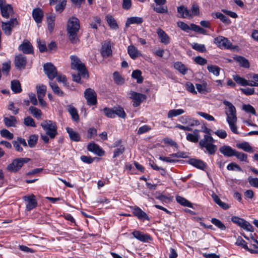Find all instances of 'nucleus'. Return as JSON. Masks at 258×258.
Listing matches in <instances>:
<instances>
[{"label":"nucleus","mask_w":258,"mask_h":258,"mask_svg":"<svg viewBox=\"0 0 258 258\" xmlns=\"http://www.w3.org/2000/svg\"><path fill=\"white\" fill-rule=\"evenodd\" d=\"M80 28V21L77 18L72 17L69 19L67 26V31L69 40L71 43L75 44L80 42L78 36Z\"/></svg>","instance_id":"1"},{"label":"nucleus","mask_w":258,"mask_h":258,"mask_svg":"<svg viewBox=\"0 0 258 258\" xmlns=\"http://www.w3.org/2000/svg\"><path fill=\"white\" fill-rule=\"evenodd\" d=\"M223 104L226 106L225 114L227 116V121L229 124L231 131L236 134H238L236 123L237 122L236 110L235 106L229 101H223Z\"/></svg>","instance_id":"2"},{"label":"nucleus","mask_w":258,"mask_h":258,"mask_svg":"<svg viewBox=\"0 0 258 258\" xmlns=\"http://www.w3.org/2000/svg\"><path fill=\"white\" fill-rule=\"evenodd\" d=\"M215 140L211 136L205 135L204 138L200 141L199 145L201 149L205 148L209 154L214 155L217 149V146L213 144Z\"/></svg>","instance_id":"3"},{"label":"nucleus","mask_w":258,"mask_h":258,"mask_svg":"<svg viewBox=\"0 0 258 258\" xmlns=\"http://www.w3.org/2000/svg\"><path fill=\"white\" fill-rule=\"evenodd\" d=\"M41 126L50 139H54L57 135V127L55 122L50 120H45L41 123Z\"/></svg>","instance_id":"4"},{"label":"nucleus","mask_w":258,"mask_h":258,"mask_svg":"<svg viewBox=\"0 0 258 258\" xmlns=\"http://www.w3.org/2000/svg\"><path fill=\"white\" fill-rule=\"evenodd\" d=\"M71 59L72 69H76L78 72L81 73L83 78H88L89 77L88 72L85 64L83 63L80 59L75 55H72Z\"/></svg>","instance_id":"5"},{"label":"nucleus","mask_w":258,"mask_h":258,"mask_svg":"<svg viewBox=\"0 0 258 258\" xmlns=\"http://www.w3.org/2000/svg\"><path fill=\"white\" fill-rule=\"evenodd\" d=\"M30 160L28 158H19L13 160L6 167V170L10 172H17L20 170L23 165Z\"/></svg>","instance_id":"6"},{"label":"nucleus","mask_w":258,"mask_h":258,"mask_svg":"<svg viewBox=\"0 0 258 258\" xmlns=\"http://www.w3.org/2000/svg\"><path fill=\"white\" fill-rule=\"evenodd\" d=\"M84 97L89 105H94L97 103V94L91 88H87L84 92Z\"/></svg>","instance_id":"7"},{"label":"nucleus","mask_w":258,"mask_h":258,"mask_svg":"<svg viewBox=\"0 0 258 258\" xmlns=\"http://www.w3.org/2000/svg\"><path fill=\"white\" fill-rule=\"evenodd\" d=\"M130 98L133 99L134 107L139 106L141 103L147 99V96L145 94L138 93L133 91H131L128 93Z\"/></svg>","instance_id":"8"},{"label":"nucleus","mask_w":258,"mask_h":258,"mask_svg":"<svg viewBox=\"0 0 258 258\" xmlns=\"http://www.w3.org/2000/svg\"><path fill=\"white\" fill-rule=\"evenodd\" d=\"M231 221L234 223L236 224L237 225L247 231L251 232L253 231L252 226L248 222L243 219L237 216H232L231 217Z\"/></svg>","instance_id":"9"},{"label":"nucleus","mask_w":258,"mask_h":258,"mask_svg":"<svg viewBox=\"0 0 258 258\" xmlns=\"http://www.w3.org/2000/svg\"><path fill=\"white\" fill-rule=\"evenodd\" d=\"M0 9L2 16L8 18L13 14V9L11 5L7 4L5 0H0Z\"/></svg>","instance_id":"10"},{"label":"nucleus","mask_w":258,"mask_h":258,"mask_svg":"<svg viewBox=\"0 0 258 258\" xmlns=\"http://www.w3.org/2000/svg\"><path fill=\"white\" fill-rule=\"evenodd\" d=\"M45 74L50 80H53L56 76L57 72L55 67L51 63H46L43 65Z\"/></svg>","instance_id":"11"},{"label":"nucleus","mask_w":258,"mask_h":258,"mask_svg":"<svg viewBox=\"0 0 258 258\" xmlns=\"http://www.w3.org/2000/svg\"><path fill=\"white\" fill-rule=\"evenodd\" d=\"M214 42L218 47L222 48L230 49L231 48L232 44L228 39L223 36H218L214 38Z\"/></svg>","instance_id":"12"},{"label":"nucleus","mask_w":258,"mask_h":258,"mask_svg":"<svg viewBox=\"0 0 258 258\" xmlns=\"http://www.w3.org/2000/svg\"><path fill=\"white\" fill-rule=\"evenodd\" d=\"M14 63L17 69L19 70H24L25 69L27 63V58L22 54L17 55L15 57Z\"/></svg>","instance_id":"13"},{"label":"nucleus","mask_w":258,"mask_h":258,"mask_svg":"<svg viewBox=\"0 0 258 258\" xmlns=\"http://www.w3.org/2000/svg\"><path fill=\"white\" fill-rule=\"evenodd\" d=\"M17 24L18 22L16 19H12L8 22H2V28L7 35H10L13 28Z\"/></svg>","instance_id":"14"},{"label":"nucleus","mask_w":258,"mask_h":258,"mask_svg":"<svg viewBox=\"0 0 258 258\" xmlns=\"http://www.w3.org/2000/svg\"><path fill=\"white\" fill-rule=\"evenodd\" d=\"M130 208L133 211V215L138 217L140 220L143 221L145 220H147L148 221L150 220V218L147 214L139 207L137 206H131Z\"/></svg>","instance_id":"15"},{"label":"nucleus","mask_w":258,"mask_h":258,"mask_svg":"<svg viewBox=\"0 0 258 258\" xmlns=\"http://www.w3.org/2000/svg\"><path fill=\"white\" fill-rule=\"evenodd\" d=\"M18 49L25 54H33V47L32 44L27 40H24L23 43L19 45Z\"/></svg>","instance_id":"16"},{"label":"nucleus","mask_w":258,"mask_h":258,"mask_svg":"<svg viewBox=\"0 0 258 258\" xmlns=\"http://www.w3.org/2000/svg\"><path fill=\"white\" fill-rule=\"evenodd\" d=\"M24 200L28 202L26 205V209L27 211H30L37 207V202L36 197L34 195L24 197Z\"/></svg>","instance_id":"17"},{"label":"nucleus","mask_w":258,"mask_h":258,"mask_svg":"<svg viewBox=\"0 0 258 258\" xmlns=\"http://www.w3.org/2000/svg\"><path fill=\"white\" fill-rule=\"evenodd\" d=\"M12 144L15 150L19 152H22L23 151L20 145H22L24 147L28 146L26 140L21 137H18L17 140L12 142Z\"/></svg>","instance_id":"18"},{"label":"nucleus","mask_w":258,"mask_h":258,"mask_svg":"<svg viewBox=\"0 0 258 258\" xmlns=\"http://www.w3.org/2000/svg\"><path fill=\"white\" fill-rule=\"evenodd\" d=\"M132 234L134 238L143 242H147L151 239L149 235L144 234L139 231L135 230Z\"/></svg>","instance_id":"19"},{"label":"nucleus","mask_w":258,"mask_h":258,"mask_svg":"<svg viewBox=\"0 0 258 258\" xmlns=\"http://www.w3.org/2000/svg\"><path fill=\"white\" fill-rule=\"evenodd\" d=\"M219 151L223 155L227 157L234 156L236 150L230 146L224 145L219 148Z\"/></svg>","instance_id":"20"},{"label":"nucleus","mask_w":258,"mask_h":258,"mask_svg":"<svg viewBox=\"0 0 258 258\" xmlns=\"http://www.w3.org/2000/svg\"><path fill=\"white\" fill-rule=\"evenodd\" d=\"M157 33L162 43L165 44H168L170 43V37L162 29L158 28L157 30Z\"/></svg>","instance_id":"21"},{"label":"nucleus","mask_w":258,"mask_h":258,"mask_svg":"<svg viewBox=\"0 0 258 258\" xmlns=\"http://www.w3.org/2000/svg\"><path fill=\"white\" fill-rule=\"evenodd\" d=\"M87 149L96 155L101 156L104 154V152L99 147V146L95 143H90L88 145Z\"/></svg>","instance_id":"22"},{"label":"nucleus","mask_w":258,"mask_h":258,"mask_svg":"<svg viewBox=\"0 0 258 258\" xmlns=\"http://www.w3.org/2000/svg\"><path fill=\"white\" fill-rule=\"evenodd\" d=\"M101 53L103 57H108L112 54L110 42H107L102 45Z\"/></svg>","instance_id":"23"},{"label":"nucleus","mask_w":258,"mask_h":258,"mask_svg":"<svg viewBox=\"0 0 258 258\" xmlns=\"http://www.w3.org/2000/svg\"><path fill=\"white\" fill-rule=\"evenodd\" d=\"M188 162L193 166L202 170H205L206 168V164L203 161L199 159L194 158L190 159L188 161Z\"/></svg>","instance_id":"24"},{"label":"nucleus","mask_w":258,"mask_h":258,"mask_svg":"<svg viewBox=\"0 0 258 258\" xmlns=\"http://www.w3.org/2000/svg\"><path fill=\"white\" fill-rule=\"evenodd\" d=\"M32 16L37 23H40L43 17V12L40 8L35 9L33 10Z\"/></svg>","instance_id":"25"},{"label":"nucleus","mask_w":258,"mask_h":258,"mask_svg":"<svg viewBox=\"0 0 258 258\" xmlns=\"http://www.w3.org/2000/svg\"><path fill=\"white\" fill-rule=\"evenodd\" d=\"M4 122L5 125L8 127L16 126L17 122L16 117L12 115L4 117Z\"/></svg>","instance_id":"26"},{"label":"nucleus","mask_w":258,"mask_h":258,"mask_svg":"<svg viewBox=\"0 0 258 258\" xmlns=\"http://www.w3.org/2000/svg\"><path fill=\"white\" fill-rule=\"evenodd\" d=\"M66 130L72 141L75 142H79L80 141L81 138L78 133L74 131L72 128L69 127L66 128Z\"/></svg>","instance_id":"27"},{"label":"nucleus","mask_w":258,"mask_h":258,"mask_svg":"<svg viewBox=\"0 0 258 258\" xmlns=\"http://www.w3.org/2000/svg\"><path fill=\"white\" fill-rule=\"evenodd\" d=\"M127 51L131 57L133 59H136L138 56L141 55L138 49L133 45L128 46Z\"/></svg>","instance_id":"28"},{"label":"nucleus","mask_w":258,"mask_h":258,"mask_svg":"<svg viewBox=\"0 0 258 258\" xmlns=\"http://www.w3.org/2000/svg\"><path fill=\"white\" fill-rule=\"evenodd\" d=\"M177 12L180 15V17H191V14L190 11L184 6H181L177 8Z\"/></svg>","instance_id":"29"},{"label":"nucleus","mask_w":258,"mask_h":258,"mask_svg":"<svg viewBox=\"0 0 258 258\" xmlns=\"http://www.w3.org/2000/svg\"><path fill=\"white\" fill-rule=\"evenodd\" d=\"M114 115L115 116L116 115L118 117L121 118L125 119L126 117V113L125 112L124 109L120 106H117L114 107Z\"/></svg>","instance_id":"30"},{"label":"nucleus","mask_w":258,"mask_h":258,"mask_svg":"<svg viewBox=\"0 0 258 258\" xmlns=\"http://www.w3.org/2000/svg\"><path fill=\"white\" fill-rule=\"evenodd\" d=\"M174 68L182 75L186 74L188 69L181 62H176L174 64Z\"/></svg>","instance_id":"31"},{"label":"nucleus","mask_w":258,"mask_h":258,"mask_svg":"<svg viewBox=\"0 0 258 258\" xmlns=\"http://www.w3.org/2000/svg\"><path fill=\"white\" fill-rule=\"evenodd\" d=\"M212 197L214 202L222 209L227 210L229 208L228 204L223 202L216 195L213 194Z\"/></svg>","instance_id":"32"},{"label":"nucleus","mask_w":258,"mask_h":258,"mask_svg":"<svg viewBox=\"0 0 258 258\" xmlns=\"http://www.w3.org/2000/svg\"><path fill=\"white\" fill-rule=\"evenodd\" d=\"M235 60L239 63L241 67L245 68H249V63L248 60L245 57L241 56H238L234 58Z\"/></svg>","instance_id":"33"},{"label":"nucleus","mask_w":258,"mask_h":258,"mask_svg":"<svg viewBox=\"0 0 258 258\" xmlns=\"http://www.w3.org/2000/svg\"><path fill=\"white\" fill-rule=\"evenodd\" d=\"M143 20L142 18L133 17L128 18L125 23L126 27H128L130 25L133 24H140L143 22Z\"/></svg>","instance_id":"34"},{"label":"nucleus","mask_w":258,"mask_h":258,"mask_svg":"<svg viewBox=\"0 0 258 258\" xmlns=\"http://www.w3.org/2000/svg\"><path fill=\"white\" fill-rule=\"evenodd\" d=\"M29 110L31 114L36 118L37 119H40L41 115H42V112L40 109L31 106L29 108Z\"/></svg>","instance_id":"35"},{"label":"nucleus","mask_w":258,"mask_h":258,"mask_svg":"<svg viewBox=\"0 0 258 258\" xmlns=\"http://www.w3.org/2000/svg\"><path fill=\"white\" fill-rule=\"evenodd\" d=\"M106 19L109 26L111 29L116 30L118 28V26L116 20L112 16L107 15L106 16Z\"/></svg>","instance_id":"36"},{"label":"nucleus","mask_w":258,"mask_h":258,"mask_svg":"<svg viewBox=\"0 0 258 258\" xmlns=\"http://www.w3.org/2000/svg\"><path fill=\"white\" fill-rule=\"evenodd\" d=\"M11 89L15 93H20L22 91L20 83L18 80H13L11 82Z\"/></svg>","instance_id":"37"},{"label":"nucleus","mask_w":258,"mask_h":258,"mask_svg":"<svg viewBox=\"0 0 258 258\" xmlns=\"http://www.w3.org/2000/svg\"><path fill=\"white\" fill-rule=\"evenodd\" d=\"M38 139V135L35 134L30 135L28 140L27 145L31 148H34L37 144Z\"/></svg>","instance_id":"38"},{"label":"nucleus","mask_w":258,"mask_h":258,"mask_svg":"<svg viewBox=\"0 0 258 258\" xmlns=\"http://www.w3.org/2000/svg\"><path fill=\"white\" fill-rule=\"evenodd\" d=\"M55 19V16L52 15L47 17V27L50 32H52L54 29Z\"/></svg>","instance_id":"39"},{"label":"nucleus","mask_w":258,"mask_h":258,"mask_svg":"<svg viewBox=\"0 0 258 258\" xmlns=\"http://www.w3.org/2000/svg\"><path fill=\"white\" fill-rule=\"evenodd\" d=\"M233 79L237 84L241 86H245L248 84V81L240 77L239 75H233Z\"/></svg>","instance_id":"40"},{"label":"nucleus","mask_w":258,"mask_h":258,"mask_svg":"<svg viewBox=\"0 0 258 258\" xmlns=\"http://www.w3.org/2000/svg\"><path fill=\"white\" fill-rule=\"evenodd\" d=\"M36 88L38 98H43L45 95L46 87L45 85H41L37 86Z\"/></svg>","instance_id":"41"},{"label":"nucleus","mask_w":258,"mask_h":258,"mask_svg":"<svg viewBox=\"0 0 258 258\" xmlns=\"http://www.w3.org/2000/svg\"><path fill=\"white\" fill-rule=\"evenodd\" d=\"M132 76L137 80L138 83H142L143 81V78L142 76V72L140 70H136L132 73Z\"/></svg>","instance_id":"42"},{"label":"nucleus","mask_w":258,"mask_h":258,"mask_svg":"<svg viewBox=\"0 0 258 258\" xmlns=\"http://www.w3.org/2000/svg\"><path fill=\"white\" fill-rule=\"evenodd\" d=\"M236 147L238 148L241 149L245 152H250L252 151V148L250 147L249 143L246 142L237 144Z\"/></svg>","instance_id":"43"},{"label":"nucleus","mask_w":258,"mask_h":258,"mask_svg":"<svg viewBox=\"0 0 258 258\" xmlns=\"http://www.w3.org/2000/svg\"><path fill=\"white\" fill-rule=\"evenodd\" d=\"M207 69L210 73H212L214 75L218 76L220 74L221 68L216 65H208Z\"/></svg>","instance_id":"44"},{"label":"nucleus","mask_w":258,"mask_h":258,"mask_svg":"<svg viewBox=\"0 0 258 258\" xmlns=\"http://www.w3.org/2000/svg\"><path fill=\"white\" fill-rule=\"evenodd\" d=\"M49 85L52 89L53 92L60 96H63V92L60 90L57 85L54 82H50Z\"/></svg>","instance_id":"45"},{"label":"nucleus","mask_w":258,"mask_h":258,"mask_svg":"<svg viewBox=\"0 0 258 258\" xmlns=\"http://www.w3.org/2000/svg\"><path fill=\"white\" fill-rule=\"evenodd\" d=\"M184 112V110L182 109H172L168 111L167 116L168 118H172L182 114Z\"/></svg>","instance_id":"46"},{"label":"nucleus","mask_w":258,"mask_h":258,"mask_svg":"<svg viewBox=\"0 0 258 258\" xmlns=\"http://www.w3.org/2000/svg\"><path fill=\"white\" fill-rule=\"evenodd\" d=\"M176 199L177 202L180 205L189 208L192 207V204L184 198L178 196L176 197Z\"/></svg>","instance_id":"47"},{"label":"nucleus","mask_w":258,"mask_h":258,"mask_svg":"<svg viewBox=\"0 0 258 258\" xmlns=\"http://www.w3.org/2000/svg\"><path fill=\"white\" fill-rule=\"evenodd\" d=\"M69 112L72 116L73 120L78 122L79 120V116L77 109L74 107H71L69 109Z\"/></svg>","instance_id":"48"},{"label":"nucleus","mask_w":258,"mask_h":258,"mask_svg":"<svg viewBox=\"0 0 258 258\" xmlns=\"http://www.w3.org/2000/svg\"><path fill=\"white\" fill-rule=\"evenodd\" d=\"M114 107L110 108L108 107H105L103 109V112L105 116L108 118H115L114 115Z\"/></svg>","instance_id":"49"},{"label":"nucleus","mask_w":258,"mask_h":258,"mask_svg":"<svg viewBox=\"0 0 258 258\" xmlns=\"http://www.w3.org/2000/svg\"><path fill=\"white\" fill-rule=\"evenodd\" d=\"M211 222L221 230H225L226 228L225 225L218 219L215 218H212Z\"/></svg>","instance_id":"50"},{"label":"nucleus","mask_w":258,"mask_h":258,"mask_svg":"<svg viewBox=\"0 0 258 258\" xmlns=\"http://www.w3.org/2000/svg\"><path fill=\"white\" fill-rule=\"evenodd\" d=\"M215 16L217 18L219 19L223 23L225 24L229 25L231 23V21L230 19L221 13H216Z\"/></svg>","instance_id":"51"},{"label":"nucleus","mask_w":258,"mask_h":258,"mask_svg":"<svg viewBox=\"0 0 258 258\" xmlns=\"http://www.w3.org/2000/svg\"><path fill=\"white\" fill-rule=\"evenodd\" d=\"M0 134L3 138L8 140H12L14 138V135L7 129H3L0 131Z\"/></svg>","instance_id":"52"},{"label":"nucleus","mask_w":258,"mask_h":258,"mask_svg":"<svg viewBox=\"0 0 258 258\" xmlns=\"http://www.w3.org/2000/svg\"><path fill=\"white\" fill-rule=\"evenodd\" d=\"M192 48L200 52H205L206 51V48L204 44L194 43L192 44Z\"/></svg>","instance_id":"53"},{"label":"nucleus","mask_w":258,"mask_h":258,"mask_svg":"<svg viewBox=\"0 0 258 258\" xmlns=\"http://www.w3.org/2000/svg\"><path fill=\"white\" fill-rule=\"evenodd\" d=\"M24 123L27 126L36 127L34 120L30 116H27L24 119Z\"/></svg>","instance_id":"54"},{"label":"nucleus","mask_w":258,"mask_h":258,"mask_svg":"<svg viewBox=\"0 0 258 258\" xmlns=\"http://www.w3.org/2000/svg\"><path fill=\"white\" fill-rule=\"evenodd\" d=\"M113 78L114 82L118 85H121L124 83V79L122 78V77L120 75V74L115 72L113 73Z\"/></svg>","instance_id":"55"},{"label":"nucleus","mask_w":258,"mask_h":258,"mask_svg":"<svg viewBox=\"0 0 258 258\" xmlns=\"http://www.w3.org/2000/svg\"><path fill=\"white\" fill-rule=\"evenodd\" d=\"M234 156H235L240 161L247 162V155L244 153L239 152L236 150Z\"/></svg>","instance_id":"56"},{"label":"nucleus","mask_w":258,"mask_h":258,"mask_svg":"<svg viewBox=\"0 0 258 258\" xmlns=\"http://www.w3.org/2000/svg\"><path fill=\"white\" fill-rule=\"evenodd\" d=\"M191 30L203 34H206V30L194 24H191Z\"/></svg>","instance_id":"57"},{"label":"nucleus","mask_w":258,"mask_h":258,"mask_svg":"<svg viewBox=\"0 0 258 258\" xmlns=\"http://www.w3.org/2000/svg\"><path fill=\"white\" fill-rule=\"evenodd\" d=\"M242 109L246 112H249L253 115H256L255 109L250 104L243 105Z\"/></svg>","instance_id":"58"},{"label":"nucleus","mask_w":258,"mask_h":258,"mask_svg":"<svg viewBox=\"0 0 258 258\" xmlns=\"http://www.w3.org/2000/svg\"><path fill=\"white\" fill-rule=\"evenodd\" d=\"M177 25L182 30L188 32L189 30H191V25L189 26L187 24L182 21H178L177 22Z\"/></svg>","instance_id":"59"},{"label":"nucleus","mask_w":258,"mask_h":258,"mask_svg":"<svg viewBox=\"0 0 258 258\" xmlns=\"http://www.w3.org/2000/svg\"><path fill=\"white\" fill-rule=\"evenodd\" d=\"M37 42L38 48L41 52H44L47 50L45 41L39 39L37 40Z\"/></svg>","instance_id":"60"},{"label":"nucleus","mask_w":258,"mask_h":258,"mask_svg":"<svg viewBox=\"0 0 258 258\" xmlns=\"http://www.w3.org/2000/svg\"><path fill=\"white\" fill-rule=\"evenodd\" d=\"M227 169L228 170H237L239 171H242L241 168L238 165L234 162L229 163L227 166Z\"/></svg>","instance_id":"61"},{"label":"nucleus","mask_w":258,"mask_h":258,"mask_svg":"<svg viewBox=\"0 0 258 258\" xmlns=\"http://www.w3.org/2000/svg\"><path fill=\"white\" fill-rule=\"evenodd\" d=\"M66 3V0L62 1L60 3L58 4L55 6V11L59 13H61L65 8Z\"/></svg>","instance_id":"62"},{"label":"nucleus","mask_w":258,"mask_h":258,"mask_svg":"<svg viewBox=\"0 0 258 258\" xmlns=\"http://www.w3.org/2000/svg\"><path fill=\"white\" fill-rule=\"evenodd\" d=\"M125 148L123 146L121 145L115 149L114 151L113 158H116L122 154L124 151Z\"/></svg>","instance_id":"63"},{"label":"nucleus","mask_w":258,"mask_h":258,"mask_svg":"<svg viewBox=\"0 0 258 258\" xmlns=\"http://www.w3.org/2000/svg\"><path fill=\"white\" fill-rule=\"evenodd\" d=\"M248 181L251 186L258 188L257 178H252L251 177H249L248 178Z\"/></svg>","instance_id":"64"}]
</instances>
